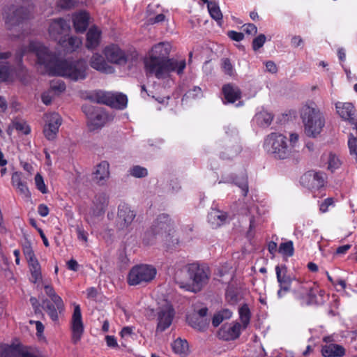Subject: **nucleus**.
Returning a JSON list of instances; mask_svg holds the SVG:
<instances>
[{
    "mask_svg": "<svg viewBox=\"0 0 357 357\" xmlns=\"http://www.w3.org/2000/svg\"><path fill=\"white\" fill-rule=\"evenodd\" d=\"M61 43L60 45L69 51H75L82 45V39L74 36L70 37L68 41L63 40Z\"/></svg>",
    "mask_w": 357,
    "mask_h": 357,
    "instance_id": "36",
    "label": "nucleus"
},
{
    "mask_svg": "<svg viewBox=\"0 0 357 357\" xmlns=\"http://www.w3.org/2000/svg\"><path fill=\"white\" fill-rule=\"evenodd\" d=\"M107 345L109 347H116L118 346L116 338L112 335H107L105 337Z\"/></svg>",
    "mask_w": 357,
    "mask_h": 357,
    "instance_id": "59",
    "label": "nucleus"
},
{
    "mask_svg": "<svg viewBox=\"0 0 357 357\" xmlns=\"http://www.w3.org/2000/svg\"><path fill=\"white\" fill-rule=\"evenodd\" d=\"M208 9L212 18L218 22H221L222 19V14L216 3L208 2Z\"/></svg>",
    "mask_w": 357,
    "mask_h": 357,
    "instance_id": "43",
    "label": "nucleus"
},
{
    "mask_svg": "<svg viewBox=\"0 0 357 357\" xmlns=\"http://www.w3.org/2000/svg\"><path fill=\"white\" fill-rule=\"evenodd\" d=\"M66 89V86L64 84L61 83L59 84L57 86L52 85L51 86V91L50 92H46L44 93L42 95V100L45 105H49L51 103L52 100L53 98V96L50 94V93H54V94H56L57 93H61L62 91H64Z\"/></svg>",
    "mask_w": 357,
    "mask_h": 357,
    "instance_id": "33",
    "label": "nucleus"
},
{
    "mask_svg": "<svg viewBox=\"0 0 357 357\" xmlns=\"http://www.w3.org/2000/svg\"><path fill=\"white\" fill-rule=\"evenodd\" d=\"M133 330L132 327H124L121 331V335L122 337L130 336L132 334Z\"/></svg>",
    "mask_w": 357,
    "mask_h": 357,
    "instance_id": "62",
    "label": "nucleus"
},
{
    "mask_svg": "<svg viewBox=\"0 0 357 357\" xmlns=\"http://www.w3.org/2000/svg\"><path fill=\"white\" fill-rule=\"evenodd\" d=\"M73 306L74 311L71 320L72 340L76 344L81 340L84 333V324L79 305L73 303Z\"/></svg>",
    "mask_w": 357,
    "mask_h": 357,
    "instance_id": "15",
    "label": "nucleus"
},
{
    "mask_svg": "<svg viewBox=\"0 0 357 357\" xmlns=\"http://www.w3.org/2000/svg\"><path fill=\"white\" fill-rule=\"evenodd\" d=\"M297 285L294 287L293 293L296 298L303 303L310 304L315 298L313 291L314 285L310 282L296 280Z\"/></svg>",
    "mask_w": 357,
    "mask_h": 357,
    "instance_id": "11",
    "label": "nucleus"
},
{
    "mask_svg": "<svg viewBox=\"0 0 357 357\" xmlns=\"http://www.w3.org/2000/svg\"><path fill=\"white\" fill-rule=\"evenodd\" d=\"M298 139L296 133H291L288 140L282 133L272 132L266 137L264 146L273 158L284 160L291 155Z\"/></svg>",
    "mask_w": 357,
    "mask_h": 357,
    "instance_id": "2",
    "label": "nucleus"
},
{
    "mask_svg": "<svg viewBox=\"0 0 357 357\" xmlns=\"http://www.w3.org/2000/svg\"><path fill=\"white\" fill-rule=\"evenodd\" d=\"M102 54L107 62L121 65L127 62L126 52L116 44H109L104 47Z\"/></svg>",
    "mask_w": 357,
    "mask_h": 357,
    "instance_id": "12",
    "label": "nucleus"
},
{
    "mask_svg": "<svg viewBox=\"0 0 357 357\" xmlns=\"http://www.w3.org/2000/svg\"><path fill=\"white\" fill-rule=\"evenodd\" d=\"M83 110L88 117L89 126L91 130L103 126L108 119L107 115L100 109H95L91 106L85 105Z\"/></svg>",
    "mask_w": 357,
    "mask_h": 357,
    "instance_id": "13",
    "label": "nucleus"
},
{
    "mask_svg": "<svg viewBox=\"0 0 357 357\" xmlns=\"http://www.w3.org/2000/svg\"><path fill=\"white\" fill-rule=\"evenodd\" d=\"M273 115L266 111H261L255 115L256 122L261 126H268L273 121Z\"/></svg>",
    "mask_w": 357,
    "mask_h": 357,
    "instance_id": "39",
    "label": "nucleus"
},
{
    "mask_svg": "<svg viewBox=\"0 0 357 357\" xmlns=\"http://www.w3.org/2000/svg\"><path fill=\"white\" fill-rule=\"evenodd\" d=\"M301 118L304 126V132L307 137L315 138L320 135L325 126V119L315 105H303L301 109Z\"/></svg>",
    "mask_w": 357,
    "mask_h": 357,
    "instance_id": "3",
    "label": "nucleus"
},
{
    "mask_svg": "<svg viewBox=\"0 0 357 357\" xmlns=\"http://www.w3.org/2000/svg\"><path fill=\"white\" fill-rule=\"evenodd\" d=\"M136 216L135 212L126 204L119 206L117 214V225L121 229L127 228L131 225Z\"/></svg>",
    "mask_w": 357,
    "mask_h": 357,
    "instance_id": "20",
    "label": "nucleus"
},
{
    "mask_svg": "<svg viewBox=\"0 0 357 357\" xmlns=\"http://www.w3.org/2000/svg\"><path fill=\"white\" fill-rule=\"evenodd\" d=\"M228 36L235 41H241L243 39L244 35L241 32H237L235 31H230L227 33Z\"/></svg>",
    "mask_w": 357,
    "mask_h": 357,
    "instance_id": "54",
    "label": "nucleus"
},
{
    "mask_svg": "<svg viewBox=\"0 0 357 357\" xmlns=\"http://www.w3.org/2000/svg\"><path fill=\"white\" fill-rule=\"evenodd\" d=\"M43 304L45 305V310L52 319V321H56L59 319L58 312H59L57 307H55L48 301H44Z\"/></svg>",
    "mask_w": 357,
    "mask_h": 357,
    "instance_id": "44",
    "label": "nucleus"
},
{
    "mask_svg": "<svg viewBox=\"0 0 357 357\" xmlns=\"http://www.w3.org/2000/svg\"><path fill=\"white\" fill-rule=\"evenodd\" d=\"M130 174L135 178H143L148 175V170L143 167L136 165L130 169Z\"/></svg>",
    "mask_w": 357,
    "mask_h": 357,
    "instance_id": "46",
    "label": "nucleus"
},
{
    "mask_svg": "<svg viewBox=\"0 0 357 357\" xmlns=\"http://www.w3.org/2000/svg\"><path fill=\"white\" fill-rule=\"evenodd\" d=\"M227 214L218 209H213L208 215V222L213 227H219L227 219Z\"/></svg>",
    "mask_w": 357,
    "mask_h": 357,
    "instance_id": "31",
    "label": "nucleus"
},
{
    "mask_svg": "<svg viewBox=\"0 0 357 357\" xmlns=\"http://www.w3.org/2000/svg\"><path fill=\"white\" fill-rule=\"evenodd\" d=\"M12 127L19 132L24 135H28L31 131L29 125L25 121L13 122Z\"/></svg>",
    "mask_w": 357,
    "mask_h": 357,
    "instance_id": "47",
    "label": "nucleus"
},
{
    "mask_svg": "<svg viewBox=\"0 0 357 357\" xmlns=\"http://www.w3.org/2000/svg\"><path fill=\"white\" fill-rule=\"evenodd\" d=\"M348 145L349 148V151H354L357 149V138L354 137L352 135H350Z\"/></svg>",
    "mask_w": 357,
    "mask_h": 357,
    "instance_id": "55",
    "label": "nucleus"
},
{
    "mask_svg": "<svg viewBox=\"0 0 357 357\" xmlns=\"http://www.w3.org/2000/svg\"><path fill=\"white\" fill-rule=\"evenodd\" d=\"M222 68L227 75L233 76L234 75V68L229 59H224L222 63Z\"/></svg>",
    "mask_w": 357,
    "mask_h": 357,
    "instance_id": "52",
    "label": "nucleus"
},
{
    "mask_svg": "<svg viewBox=\"0 0 357 357\" xmlns=\"http://www.w3.org/2000/svg\"><path fill=\"white\" fill-rule=\"evenodd\" d=\"M101 38V31L96 26H92L86 33V47L93 50L99 46Z\"/></svg>",
    "mask_w": 357,
    "mask_h": 357,
    "instance_id": "25",
    "label": "nucleus"
},
{
    "mask_svg": "<svg viewBox=\"0 0 357 357\" xmlns=\"http://www.w3.org/2000/svg\"><path fill=\"white\" fill-rule=\"evenodd\" d=\"M174 311L172 306L165 303L160 308L158 314V325L156 331L162 332L168 328L173 321Z\"/></svg>",
    "mask_w": 357,
    "mask_h": 357,
    "instance_id": "16",
    "label": "nucleus"
},
{
    "mask_svg": "<svg viewBox=\"0 0 357 357\" xmlns=\"http://www.w3.org/2000/svg\"><path fill=\"white\" fill-rule=\"evenodd\" d=\"M324 160H325L328 165V169L334 172L338 169L341 165V161L339 158L334 153H329L324 156Z\"/></svg>",
    "mask_w": 357,
    "mask_h": 357,
    "instance_id": "34",
    "label": "nucleus"
},
{
    "mask_svg": "<svg viewBox=\"0 0 357 357\" xmlns=\"http://www.w3.org/2000/svg\"><path fill=\"white\" fill-rule=\"evenodd\" d=\"M90 65L96 70L105 73H112L114 71V68L109 65L105 61V58L102 57V56L98 53L93 54L90 59Z\"/></svg>",
    "mask_w": 357,
    "mask_h": 357,
    "instance_id": "22",
    "label": "nucleus"
},
{
    "mask_svg": "<svg viewBox=\"0 0 357 357\" xmlns=\"http://www.w3.org/2000/svg\"><path fill=\"white\" fill-rule=\"evenodd\" d=\"M77 231L78 238L79 240H82V241H84L85 243H86L88 241V238H87V236H86V233L84 232V231L79 227H78L77 229Z\"/></svg>",
    "mask_w": 357,
    "mask_h": 357,
    "instance_id": "63",
    "label": "nucleus"
},
{
    "mask_svg": "<svg viewBox=\"0 0 357 357\" xmlns=\"http://www.w3.org/2000/svg\"><path fill=\"white\" fill-rule=\"evenodd\" d=\"M278 252L286 257L293 256L294 252L293 242L289 241L281 243L279 246Z\"/></svg>",
    "mask_w": 357,
    "mask_h": 357,
    "instance_id": "41",
    "label": "nucleus"
},
{
    "mask_svg": "<svg viewBox=\"0 0 357 357\" xmlns=\"http://www.w3.org/2000/svg\"><path fill=\"white\" fill-rule=\"evenodd\" d=\"M172 349L176 354H186L188 351V344L185 340L180 337L174 341L172 344Z\"/></svg>",
    "mask_w": 357,
    "mask_h": 357,
    "instance_id": "35",
    "label": "nucleus"
},
{
    "mask_svg": "<svg viewBox=\"0 0 357 357\" xmlns=\"http://www.w3.org/2000/svg\"><path fill=\"white\" fill-rule=\"evenodd\" d=\"M94 204L97 210L102 211L108 204V197L105 194H100L96 197Z\"/></svg>",
    "mask_w": 357,
    "mask_h": 357,
    "instance_id": "45",
    "label": "nucleus"
},
{
    "mask_svg": "<svg viewBox=\"0 0 357 357\" xmlns=\"http://www.w3.org/2000/svg\"><path fill=\"white\" fill-rule=\"evenodd\" d=\"M333 204V201L331 198H328L320 205V211L322 213H325L328 211V207Z\"/></svg>",
    "mask_w": 357,
    "mask_h": 357,
    "instance_id": "57",
    "label": "nucleus"
},
{
    "mask_svg": "<svg viewBox=\"0 0 357 357\" xmlns=\"http://www.w3.org/2000/svg\"><path fill=\"white\" fill-rule=\"evenodd\" d=\"M185 66V59H167L151 75L159 79L165 77L171 72H176L181 75L183 73Z\"/></svg>",
    "mask_w": 357,
    "mask_h": 357,
    "instance_id": "10",
    "label": "nucleus"
},
{
    "mask_svg": "<svg viewBox=\"0 0 357 357\" xmlns=\"http://www.w3.org/2000/svg\"><path fill=\"white\" fill-rule=\"evenodd\" d=\"M44 288L46 294L51 298L55 306L57 307L59 313L63 312L64 310V303L62 298L55 292L51 285H45Z\"/></svg>",
    "mask_w": 357,
    "mask_h": 357,
    "instance_id": "30",
    "label": "nucleus"
},
{
    "mask_svg": "<svg viewBox=\"0 0 357 357\" xmlns=\"http://www.w3.org/2000/svg\"><path fill=\"white\" fill-rule=\"evenodd\" d=\"M232 316V312L228 309H224L215 313L212 318V325L218 327L223 321L229 319Z\"/></svg>",
    "mask_w": 357,
    "mask_h": 357,
    "instance_id": "32",
    "label": "nucleus"
},
{
    "mask_svg": "<svg viewBox=\"0 0 357 357\" xmlns=\"http://www.w3.org/2000/svg\"><path fill=\"white\" fill-rule=\"evenodd\" d=\"M34 324L36 325V331H37L36 335H37V337H38V340L40 342H47L46 337H45V335L43 334V331H44L43 324L40 321H34Z\"/></svg>",
    "mask_w": 357,
    "mask_h": 357,
    "instance_id": "50",
    "label": "nucleus"
},
{
    "mask_svg": "<svg viewBox=\"0 0 357 357\" xmlns=\"http://www.w3.org/2000/svg\"><path fill=\"white\" fill-rule=\"evenodd\" d=\"M12 54L9 51H5L0 46V83L13 82L17 79H24L26 72L25 69L20 68L17 70L12 68L8 61Z\"/></svg>",
    "mask_w": 357,
    "mask_h": 357,
    "instance_id": "6",
    "label": "nucleus"
},
{
    "mask_svg": "<svg viewBox=\"0 0 357 357\" xmlns=\"http://www.w3.org/2000/svg\"><path fill=\"white\" fill-rule=\"evenodd\" d=\"M275 271L278 282L280 283V286L278 295L280 298H282L287 292L290 291L291 283L293 279L287 275V267L285 266H277L275 267Z\"/></svg>",
    "mask_w": 357,
    "mask_h": 357,
    "instance_id": "19",
    "label": "nucleus"
},
{
    "mask_svg": "<svg viewBox=\"0 0 357 357\" xmlns=\"http://www.w3.org/2000/svg\"><path fill=\"white\" fill-rule=\"evenodd\" d=\"M89 15L86 11H81L73 15V26L76 32H84L89 26Z\"/></svg>",
    "mask_w": 357,
    "mask_h": 357,
    "instance_id": "24",
    "label": "nucleus"
},
{
    "mask_svg": "<svg viewBox=\"0 0 357 357\" xmlns=\"http://www.w3.org/2000/svg\"><path fill=\"white\" fill-rule=\"evenodd\" d=\"M29 17V13L24 8H11L8 9L5 16V24L11 37H16L20 31V24Z\"/></svg>",
    "mask_w": 357,
    "mask_h": 357,
    "instance_id": "8",
    "label": "nucleus"
},
{
    "mask_svg": "<svg viewBox=\"0 0 357 357\" xmlns=\"http://www.w3.org/2000/svg\"><path fill=\"white\" fill-rule=\"evenodd\" d=\"M77 0H59L58 6L63 9H70L77 5Z\"/></svg>",
    "mask_w": 357,
    "mask_h": 357,
    "instance_id": "53",
    "label": "nucleus"
},
{
    "mask_svg": "<svg viewBox=\"0 0 357 357\" xmlns=\"http://www.w3.org/2000/svg\"><path fill=\"white\" fill-rule=\"evenodd\" d=\"M113 93L106 91H99L96 94V99L98 102L112 106L113 101Z\"/></svg>",
    "mask_w": 357,
    "mask_h": 357,
    "instance_id": "40",
    "label": "nucleus"
},
{
    "mask_svg": "<svg viewBox=\"0 0 357 357\" xmlns=\"http://www.w3.org/2000/svg\"><path fill=\"white\" fill-rule=\"evenodd\" d=\"M93 180L98 184H104L106 181L109 178V165L106 161L100 162L93 172Z\"/></svg>",
    "mask_w": 357,
    "mask_h": 357,
    "instance_id": "23",
    "label": "nucleus"
},
{
    "mask_svg": "<svg viewBox=\"0 0 357 357\" xmlns=\"http://www.w3.org/2000/svg\"><path fill=\"white\" fill-rule=\"evenodd\" d=\"M185 270L188 279L178 281L179 287L192 292L201 291L208 279L206 271L197 264H188Z\"/></svg>",
    "mask_w": 357,
    "mask_h": 357,
    "instance_id": "4",
    "label": "nucleus"
},
{
    "mask_svg": "<svg viewBox=\"0 0 357 357\" xmlns=\"http://www.w3.org/2000/svg\"><path fill=\"white\" fill-rule=\"evenodd\" d=\"M244 31L248 34H256L257 32V26L253 24H248L243 26Z\"/></svg>",
    "mask_w": 357,
    "mask_h": 357,
    "instance_id": "56",
    "label": "nucleus"
},
{
    "mask_svg": "<svg viewBox=\"0 0 357 357\" xmlns=\"http://www.w3.org/2000/svg\"><path fill=\"white\" fill-rule=\"evenodd\" d=\"M321 351L324 357H342L345 355V349L337 344L323 346Z\"/></svg>",
    "mask_w": 357,
    "mask_h": 357,
    "instance_id": "26",
    "label": "nucleus"
},
{
    "mask_svg": "<svg viewBox=\"0 0 357 357\" xmlns=\"http://www.w3.org/2000/svg\"><path fill=\"white\" fill-rule=\"evenodd\" d=\"M112 107L119 109L124 108L127 105V97L122 93H113Z\"/></svg>",
    "mask_w": 357,
    "mask_h": 357,
    "instance_id": "42",
    "label": "nucleus"
},
{
    "mask_svg": "<svg viewBox=\"0 0 357 357\" xmlns=\"http://www.w3.org/2000/svg\"><path fill=\"white\" fill-rule=\"evenodd\" d=\"M243 326L238 322H233L228 325H224L218 332L220 339L225 341H231L237 339L243 330Z\"/></svg>",
    "mask_w": 357,
    "mask_h": 357,
    "instance_id": "18",
    "label": "nucleus"
},
{
    "mask_svg": "<svg viewBox=\"0 0 357 357\" xmlns=\"http://www.w3.org/2000/svg\"><path fill=\"white\" fill-rule=\"evenodd\" d=\"M239 317L241 321L242 322L241 326L243 329H245L250 324V311L248 306L245 304L239 308Z\"/></svg>",
    "mask_w": 357,
    "mask_h": 357,
    "instance_id": "37",
    "label": "nucleus"
},
{
    "mask_svg": "<svg viewBox=\"0 0 357 357\" xmlns=\"http://www.w3.org/2000/svg\"><path fill=\"white\" fill-rule=\"evenodd\" d=\"M239 187L242 189L243 195L246 196L248 192V185L246 178H243V181L241 185H239Z\"/></svg>",
    "mask_w": 357,
    "mask_h": 357,
    "instance_id": "64",
    "label": "nucleus"
},
{
    "mask_svg": "<svg viewBox=\"0 0 357 357\" xmlns=\"http://www.w3.org/2000/svg\"><path fill=\"white\" fill-rule=\"evenodd\" d=\"M266 40V36L264 34H260L256 37L252 41V48L255 51L258 50L265 43Z\"/></svg>",
    "mask_w": 357,
    "mask_h": 357,
    "instance_id": "51",
    "label": "nucleus"
},
{
    "mask_svg": "<svg viewBox=\"0 0 357 357\" xmlns=\"http://www.w3.org/2000/svg\"><path fill=\"white\" fill-rule=\"evenodd\" d=\"M70 29V25L64 20L59 18L50 22L48 31L53 40H58L59 44H62V36L68 33Z\"/></svg>",
    "mask_w": 357,
    "mask_h": 357,
    "instance_id": "17",
    "label": "nucleus"
},
{
    "mask_svg": "<svg viewBox=\"0 0 357 357\" xmlns=\"http://www.w3.org/2000/svg\"><path fill=\"white\" fill-rule=\"evenodd\" d=\"M35 183L38 190H40L42 193L45 194L47 192V190L44 183L43 178L40 174H37L36 175Z\"/></svg>",
    "mask_w": 357,
    "mask_h": 357,
    "instance_id": "49",
    "label": "nucleus"
},
{
    "mask_svg": "<svg viewBox=\"0 0 357 357\" xmlns=\"http://www.w3.org/2000/svg\"><path fill=\"white\" fill-rule=\"evenodd\" d=\"M189 324L195 329L199 331H205L209 324V320L207 317H200L198 315H191L188 318Z\"/></svg>",
    "mask_w": 357,
    "mask_h": 357,
    "instance_id": "29",
    "label": "nucleus"
},
{
    "mask_svg": "<svg viewBox=\"0 0 357 357\" xmlns=\"http://www.w3.org/2000/svg\"><path fill=\"white\" fill-rule=\"evenodd\" d=\"M266 68L267 71L271 73H276L278 71V68L276 64L273 61H267L266 63Z\"/></svg>",
    "mask_w": 357,
    "mask_h": 357,
    "instance_id": "60",
    "label": "nucleus"
},
{
    "mask_svg": "<svg viewBox=\"0 0 357 357\" xmlns=\"http://www.w3.org/2000/svg\"><path fill=\"white\" fill-rule=\"evenodd\" d=\"M49 208L47 205L41 204L38 207V212L42 217H46L49 214Z\"/></svg>",
    "mask_w": 357,
    "mask_h": 357,
    "instance_id": "58",
    "label": "nucleus"
},
{
    "mask_svg": "<svg viewBox=\"0 0 357 357\" xmlns=\"http://www.w3.org/2000/svg\"><path fill=\"white\" fill-rule=\"evenodd\" d=\"M45 125L43 132L45 137L49 140L56 138L59 128L61 125V118L57 113H49L45 117Z\"/></svg>",
    "mask_w": 357,
    "mask_h": 357,
    "instance_id": "14",
    "label": "nucleus"
},
{
    "mask_svg": "<svg viewBox=\"0 0 357 357\" xmlns=\"http://www.w3.org/2000/svg\"><path fill=\"white\" fill-rule=\"evenodd\" d=\"M172 50L167 42H160L152 47L144 60L145 70L152 74L166 59Z\"/></svg>",
    "mask_w": 357,
    "mask_h": 357,
    "instance_id": "5",
    "label": "nucleus"
},
{
    "mask_svg": "<svg viewBox=\"0 0 357 357\" xmlns=\"http://www.w3.org/2000/svg\"><path fill=\"white\" fill-rule=\"evenodd\" d=\"M301 182L308 188H319L324 184V178L321 173L308 172L301 177Z\"/></svg>",
    "mask_w": 357,
    "mask_h": 357,
    "instance_id": "21",
    "label": "nucleus"
},
{
    "mask_svg": "<svg viewBox=\"0 0 357 357\" xmlns=\"http://www.w3.org/2000/svg\"><path fill=\"white\" fill-rule=\"evenodd\" d=\"M156 273V269L151 265L135 266L128 273V283L135 286L150 282L155 278Z\"/></svg>",
    "mask_w": 357,
    "mask_h": 357,
    "instance_id": "7",
    "label": "nucleus"
},
{
    "mask_svg": "<svg viewBox=\"0 0 357 357\" xmlns=\"http://www.w3.org/2000/svg\"><path fill=\"white\" fill-rule=\"evenodd\" d=\"M26 52L35 53L38 58V65L40 68H44L41 69L43 73L46 72L52 75L61 76L75 82L84 79L86 77L87 65L84 60L56 61L55 56L38 42L30 43L23 54Z\"/></svg>",
    "mask_w": 357,
    "mask_h": 357,
    "instance_id": "1",
    "label": "nucleus"
},
{
    "mask_svg": "<svg viewBox=\"0 0 357 357\" xmlns=\"http://www.w3.org/2000/svg\"><path fill=\"white\" fill-rule=\"evenodd\" d=\"M225 98L229 102H234L241 98V91L237 86L231 84H225L222 87Z\"/></svg>",
    "mask_w": 357,
    "mask_h": 357,
    "instance_id": "27",
    "label": "nucleus"
},
{
    "mask_svg": "<svg viewBox=\"0 0 357 357\" xmlns=\"http://www.w3.org/2000/svg\"><path fill=\"white\" fill-rule=\"evenodd\" d=\"M23 252L28 263L37 260L30 244L25 245L23 248Z\"/></svg>",
    "mask_w": 357,
    "mask_h": 357,
    "instance_id": "48",
    "label": "nucleus"
},
{
    "mask_svg": "<svg viewBox=\"0 0 357 357\" xmlns=\"http://www.w3.org/2000/svg\"><path fill=\"white\" fill-rule=\"evenodd\" d=\"M67 266L68 269L77 271L78 270L79 265L76 260L72 259L67 262Z\"/></svg>",
    "mask_w": 357,
    "mask_h": 357,
    "instance_id": "61",
    "label": "nucleus"
},
{
    "mask_svg": "<svg viewBox=\"0 0 357 357\" xmlns=\"http://www.w3.org/2000/svg\"><path fill=\"white\" fill-rule=\"evenodd\" d=\"M153 229L156 233L165 234V238L168 245L178 243V239L174 235L175 231L167 215L162 214L158 216L154 223Z\"/></svg>",
    "mask_w": 357,
    "mask_h": 357,
    "instance_id": "9",
    "label": "nucleus"
},
{
    "mask_svg": "<svg viewBox=\"0 0 357 357\" xmlns=\"http://www.w3.org/2000/svg\"><path fill=\"white\" fill-rule=\"evenodd\" d=\"M12 184L24 197H29L31 194L25 183L23 182L21 174L15 172L12 175Z\"/></svg>",
    "mask_w": 357,
    "mask_h": 357,
    "instance_id": "28",
    "label": "nucleus"
},
{
    "mask_svg": "<svg viewBox=\"0 0 357 357\" xmlns=\"http://www.w3.org/2000/svg\"><path fill=\"white\" fill-rule=\"evenodd\" d=\"M30 271L33 278V282H38L42 280V274L40 271V266L38 260L29 263Z\"/></svg>",
    "mask_w": 357,
    "mask_h": 357,
    "instance_id": "38",
    "label": "nucleus"
}]
</instances>
